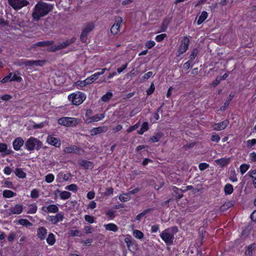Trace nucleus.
<instances>
[{
    "label": "nucleus",
    "instance_id": "31",
    "mask_svg": "<svg viewBox=\"0 0 256 256\" xmlns=\"http://www.w3.org/2000/svg\"><path fill=\"white\" fill-rule=\"evenodd\" d=\"M15 174L16 175L21 178H26V173L23 172V170L21 168H17L15 170Z\"/></svg>",
    "mask_w": 256,
    "mask_h": 256
},
{
    "label": "nucleus",
    "instance_id": "62",
    "mask_svg": "<svg viewBox=\"0 0 256 256\" xmlns=\"http://www.w3.org/2000/svg\"><path fill=\"white\" fill-rule=\"evenodd\" d=\"M88 32H91L94 28V26L92 24H88L84 28Z\"/></svg>",
    "mask_w": 256,
    "mask_h": 256
},
{
    "label": "nucleus",
    "instance_id": "41",
    "mask_svg": "<svg viewBox=\"0 0 256 256\" xmlns=\"http://www.w3.org/2000/svg\"><path fill=\"white\" fill-rule=\"evenodd\" d=\"M248 160L250 163L256 162V153L255 152H252L249 154Z\"/></svg>",
    "mask_w": 256,
    "mask_h": 256
},
{
    "label": "nucleus",
    "instance_id": "24",
    "mask_svg": "<svg viewBox=\"0 0 256 256\" xmlns=\"http://www.w3.org/2000/svg\"><path fill=\"white\" fill-rule=\"evenodd\" d=\"M46 242L50 246H52L56 242V238L54 234H49L46 238Z\"/></svg>",
    "mask_w": 256,
    "mask_h": 256
},
{
    "label": "nucleus",
    "instance_id": "40",
    "mask_svg": "<svg viewBox=\"0 0 256 256\" xmlns=\"http://www.w3.org/2000/svg\"><path fill=\"white\" fill-rule=\"evenodd\" d=\"M250 168V165L248 164H242L240 167V170L242 174H244Z\"/></svg>",
    "mask_w": 256,
    "mask_h": 256
},
{
    "label": "nucleus",
    "instance_id": "35",
    "mask_svg": "<svg viewBox=\"0 0 256 256\" xmlns=\"http://www.w3.org/2000/svg\"><path fill=\"white\" fill-rule=\"evenodd\" d=\"M51 44H52L51 42H50L49 41L40 42H36L35 44H34L33 46H34V48H36L37 46L45 47V46H48Z\"/></svg>",
    "mask_w": 256,
    "mask_h": 256
},
{
    "label": "nucleus",
    "instance_id": "53",
    "mask_svg": "<svg viewBox=\"0 0 256 256\" xmlns=\"http://www.w3.org/2000/svg\"><path fill=\"white\" fill-rule=\"evenodd\" d=\"M220 137L216 134H213L212 136V140L216 142H218L220 140Z\"/></svg>",
    "mask_w": 256,
    "mask_h": 256
},
{
    "label": "nucleus",
    "instance_id": "61",
    "mask_svg": "<svg viewBox=\"0 0 256 256\" xmlns=\"http://www.w3.org/2000/svg\"><path fill=\"white\" fill-rule=\"evenodd\" d=\"M196 54H197V50H194L190 56V60H194L196 58Z\"/></svg>",
    "mask_w": 256,
    "mask_h": 256
},
{
    "label": "nucleus",
    "instance_id": "5",
    "mask_svg": "<svg viewBox=\"0 0 256 256\" xmlns=\"http://www.w3.org/2000/svg\"><path fill=\"white\" fill-rule=\"evenodd\" d=\"M160 236L166 244H171L173 242L174 233L172 228H168L162 231Z\"/></svg>",
    "mask_w": 256,
    "mask_h": 256
},
{
    "label": "nucleus",
    "instance_id": "36",
    "mask_svg": "<svg viewBox=\"0 0 256 256\" xmlns=\"http://www.w3.org/2000/svg\"><path fill=\"white\" fill-rule=\"evenodd\" d=\"M80 165L86 169L92 168L93 167L92 164L91 162L86 160L82 161Z\"/></svg>",
    "mask_w": 256,
    "mask_h": 256
},
{
    "label": "nucleus",
    "instance_id": "12",
    "mask_svg": "<svg viewBox=\"0 0 256 256\" xmlns=\"http://www.w3.org/2000/svg\"><path fill=\"white\" fill-rule=\"evenodd\" d=\"M46 141L48 144L56 148H59L61 144L60 139L54 138L52 136H48L47 138Z\"/></svg>",
    "mask_w": 256,
    "mask_h": 256
},
{
    "label": "nucleus",
    "instance_id": "14",
    "mask_svg": "<svg viewBox=\"0 0 256 256\" xmlns=\"http://www.w3.org/2000/svg\"><path fill=\"white\" fill-rule=\"evenodd\" d=\"M229 124V121L226 120L222 122L215 124L213 126V128L216 130H224Z\"/></svg>",
    "mask_w": 256,
    "mask_h": 256
},
{
    "label": "nucleus",
    "instance_id": "15",
    "mask_svg": "<svg viewBox=\"0 0 256 256\" xmlns=\"http://www.w3.org/2000/svg\"><path fill=\"white\" fill-rule=\"evenodd\" d=\"M230 161V158L224 157L220 159L216 160L214 164L220 167H224L227 166Z\"/></svg>",
    "mask_w": 256,
    "mask_h": 256
},
{
    "label": "nucleus",
    "instance_id": "19",
    "mask_svg": "<svg viewBox=\"0 0 256 256\" xmlns=\"http://www.w3.org/2000/svg\"><path fill=\"white\" fill-rule=\"evenodd\" d=\"M65 153L80 154V150L76 146H69L64 148V150Z\"/></svg>",
    "mask_w": 256,
    "mask_h": 256
},
{
    "label": "nucleus",
    "instance_id": "63",
    "mask_svg": "<svg viewBox=\"0 0 256 256\" xmlns=\"http://www.w3.org/2000/svg\"><path fill=\"white\" fill-rule=\"evenodd\" d=\"M88 80H90V84L94 82L95 80H98V78L96 77V76L94 75V74H92L90 76L88 77Z\"/></svg>",
    "mask_w": 256,
    "mask_h": 256
},
{
    "label": "nucleus",
    "instance_id": "16",
    "mask_svg": "<svg viewBox=\"0 0 256 256\" xmlns=\"http://www.w3.org/2000/svg\"><path fill=\"white\" fill-rule=\"evenodd\" d=\"M8 210L10 212V214H19L22 212L23 206L22 204H16L14 206L10 208Z\"/></svg>",
    "mask_w": 256,
    "mask_h": 256
},
{
    "label": "nucleus",
    "instance_id": "43",
    "mask_svg": "<svg viewBox=\"0 0 256 256\" xmlns=\"http://www.w3.org/2000/svg\"><path fill=\"white\" fill-rule=\"evenodd\" d=\"M112 96V94L111 92H108L104 94L102 98V100L103 102H108Z\"/></svg>",
    "mask_w": 256,
    "mask_h": 256
},
{
    "label": "nucleus",
    "instance_id": "21",
    "mask_svg": "<svg viewBox=\"0 0 256 256\" xmlns=\"http://www.w3.org/2000/svg\"><path fill=\"white\" fill-rule=\"evenodd\" d=\"M45 208H46L48 212L50 213H56L58 211V207L55 204H50L46 208L43 207L42 210H44Z\"/></svg>",
    "mask_w": 256,
    "mask_h": 256
},
{
    "label": "nucleus",
    "instance_id": "13",
    "mask_svg": "<svg viewBox=\"0 0 256 256\" xmlns=\"http://www.w3.org/2000/svg\"><path fill=\"white\" fill-rule=\"evenodd\" d=\"M24 144V140L20 137H18L14 140L12 146L15 150H19Z\"/></svg>",
    "mask_w": 256,
    "mask_h": 256
},
{
    "label": "nucleus",
    "instance_id": "26",
    "mask_svg": "<svg viewBox=\"0 0 256 256\" xmlns=\"http://www.w3.org/2000/svg\"><path fill=\"white\" fill-rule=\"evenodd\" d=\"M38 210V207L35 204H30L28 206V214H35Z\"/></svg>",
    "mask_w": 256,
    "mask_h": 256
},
{
    "label": "nucleus",
    "instance_id": "29",
    "mask_svg": "<svg viewBox=\"0 0 256 256\" xmlns=\"http://www.w3.org/2000/svg\"><path fill=\"white\" fill-rule=\"evenodd\" d=\"M248 175L252 178L254 187L256 188V170L250 171Z\"/></svg>",
    "mask_w": 256,
    "mask_h": 256
},
{
    "label": "nucleus",
    "instance_id": "11",
    "mask_svg": "<svg viewBox=\"0 0 256 256\" xmlns=\"http://www.w3.org/2000/svg\"><path fill=\"white\" fill-rule=\"evenodd\" d=\"M64 216L61 213H58L55 216H50L46 218L47 220L52 224H56L62 220Z\"/></svg>",
    "mask_w": 256,
    "mask_h": 256
},
{
    "label": "nucleus",
    "instance_id": "37",
    "mask_svg": "<svg viewBox=\"0 0 256 256\" xmlns=\"http://www.w3.org/2000/svg\"><path fill=\"white\" fill-rule=\"evenodd\" d=\"M71 196L70 192L67 191H62L60 192V198L61 199L65 200L68 199Z\"/></svg>",
    "mask_w": 256,
    "mask_h": 256
},
{
    "label": "nucleus",
    "instance_id": "3",
    "mask_svg": "<svg viewBox=\"0 0 256 256\" xmlns=\"http://www.w3.org/2000/svg\"><path fill=\"white\" fill-rule=\"evenodd\" d=\"M86 96L84 94L76 92L68 95V100L73 104L78 106L86 100Z\"/></svg>",
    "mask_w": 256,
    "mask_h": 256
},
{
    "label": "nucleus",
    "instance_id": "47",
    "mask_svg": "<svg viewBox=\"0 0 256 256\" xmlns=\"http://www.w3.org/2000/svg\"><path fill=\"white\" fill-rule=\"evenodd\" d=\"M255 248H256L255 244H252L248 246L247 250L246 251V255L250 256L252 254V250L254 249Z\"/></svg>",
    "mask_w": 256,
    "mask_h": 256
},
{
    "label": "nucleus",
    "instance_id": "7",
    "mask_svg": "<svg viewBox=\"0 0 256 256\" xmlns=\"http://www.w3.org/2000/svg\"><path fill=\"white\" fill-rule=\"evenodd\" d=\"M190 44V39L187 36H184L180 41V44L178 51V56L184 53L188 50Z\"/></svg>",
    "mask_w": 256,
    "mask_h": 256
},
{
    "label": "nucleus",
    "instance_id": "56",
    "mask_svg": "<svg viewBox=\"0 0 256 256\" xmlns=\"http://www.w3.org/2000/svg\"><path fill=\"white\" fill-rule=\"evenodd\" d=\"M12 172V169L9 166H6L4 170V172L7 176H9Z\"/></svg>",
    "mask_w": 256,
    "mask_h": 256
},
{
    "label": "nucleus",
    "instance_id": "52",
    "mask_svg": "<svg viewBox=\"0 0 256 256\" xmlns=\"http://www.w3.org/2000/svg\"><path fill=\"white\" fill-rule=\"evenodd\" d=\"M208 167L209 164L205 162L200 163L199 164L198 166V168L200 170H204L206 168H208Z\"/></svg>",
    "mask_w": 256,
    "mask_h": 256
},
{
    "label": "nucleus",
    "instance_id": "44",
    "mask_svg": "<svg viewBox=\"0 0 256 256\" xmlns=\"http://www.w3.org/2000/svg\"><path fill=\"white\" fill-rule=\"evenodd\" d=\"M104 117V114H96L92 116V120H93L94 122H96L102 120Z\"/></svg>",
    "mask_w": 256,
    "mask_h": 256
},
{
    "label": "nucleus",
    "instance_id": "22",
    "mask_svg": "<svg viewBox=\"0 0 256 256\" xmlns=\"http://www.w3.org/2000/svg\"><path fill=\"white\" fill-rule=\"evenodd\" d=\"M104 226L108 230L116 232L118 230V226L114 224L110 223L108 224H104Z\"/></svg>",
    "mask_w": 256,
    "mask_h": 256
},
{
    "label": "nucleus",
    "instance_id": "6",
    "mask_svg": "<svg viewBox=\"0 0 256 256\" xmlns=\"http://www.w3.org/2000/svg\"><path fill=\"white\" fill-rule=\"evenodd\" d=\"M8 1L10 5L15 10H20L28 4L26 0H8Z\"/></svg>",
    "mask_w": 256,
    "mask_h": 256
},
{
    "label": "nucleus",
    "instance_id": "10",
    "mask_svg": "<svg viewBox=\"0 0 256 256\" xmlns=\"http://www.w3.org/2000/svg\"><path fill=\"white\" fill-rule=\"evenodd\" d=\"M122 22V19L120 17L116 18L115 22L111 28V32L114 34H117L120 30V26Z\"/></svg>",
    "mask_w": 256,
    "mask_h": 256
},
{
    "label": "nucleus",
    "instance_id": "46",
    "mask_svg": "<svg viewBox=\"0 0 256 256\" xmlns=\"http://www.w3.org/2000/svg\"><path fill=\"white\" fill-rule=\"evenodd\" d=\"M11 80H14L16 82H20L22 80V78L19 76V74L17 72H14L12 76L10 78Z\"/></svg>",
    "mask_w": 256,
    "mask_h": 256
},
{
    "label": "nucleus",
    "instance_id": "9",
    "mask_svg": "<svg viewBox=\"0 0 256 256\" xmlns=\"http://www.w3.org/2000/svg\"><path fill=\"white\" fill-rule=\"evenodd\" d=\"M72 178L70 173L59 172L56 176V181L58 183H62L64 182L69 180Z\"/></svg>",
    "mask_w": 256,
    "mask_h": 256
},
{
    "label": "nucleus",
    "instance_id": "32",
    "mask_svg": "<svg viewBox=\"0 0 256 256\" xmlns=\"http://www.w3.org/2000/svg\"><path fill=\"white\" fill-rule=\"evenodd\" d=\"M148 129V124L147 122H144L140 130L138 131L140 134H142L145 132L147 131Z\"/></svg>",
    "mask_w": 256,
    "mask_h": 256
},
{
    "label": "nucleus",
    "instance_id": "4",
    "mask_svg": "<svg viewBox=\"0 0 256 256\" xmlns=\"http://www.w3.org/2000/svg\"><path fill=\"white\" fill-rule=\"evenodd\" d=\"M80 120L71 117H64L58 120V122L60 124L66 126H74L80 123Z\"/></svg>",
    "mask_w": 256,
    "mask_h": 256
},
{
    "label": "nucleus",
    "instance_id": "38",
    "mask_svg": "<svg viewBox=\"0 0 256 256\" xmlns=\"http://www.w3.org/2000/svg\"><path fill=\"white\" fill-rule=\"evenodd\" d=\"M90 84V82L88 80V78L84 80H78L76 82L77 86L80 87L84 86Z\"/></svg>",
    "mask_w": 256,
    "mask_h": 256
},
{
    "label": "nucleus",
    "instance_id": "49",
    "mask_svg": "<svg viewBox=\"0 0 256 256\" xmlns=\"http://www.w3.org/2000/svg\"><path fill=\"white\" fill-rule=\"evenodd\" d=\"M30 196L31 198H38L39 196L38 191L36 188L32 190L30 192Z\"/></svg>",
    "mask_w": 256,
    "mask_h": 256
},
{
    "label": "nucleus",
    "instance_id": "20",
    "mask_svg": "<svg viewBox=\"0 0 256 256\" xmlns=\"http://www.w3.org/2000/svg\"><path fill=\"white\" fill-rule=\"evenodd\" d=\"M0 152L2 153L3 156L9 154L10 150L8 149V146L4 143H0Z\"/></svg>",
    "mask_w": 256,
    "mask_h": 256
},
{
    "label": "nucleus",
    "instance_id": "55",
    "mask_svg": "<svg viewBox=\"0 0 256 256\" xmlns=\"http://www.w3.org/2000/svg\"><path fill=\"white\" fill-rule=\"evenodd\" d=\"M156 44V43L153 40H150V41H148L146 43V46L148 48H152L153 46H154Z\"/></svg>",
    "mask_w": 256,
    "mask_h": 256
},
{
    "label": "nucleus",
    "instance_id": "57",
    "mask_svg": "<svg viewBox=\"0 0 256 256\" xmlns=\"http://www.w3.org/2000/svg\"><path fill=\"white\" fill-rule=\"evenodd\" d=\"M155 87L154 83H152L150 88L149 89L147 90V94L150 95L152 94L154 90Z\"/></svg>",
    "mask_w": 256,
    "mask_h": 256
},
{
    "label": "nucleus",
    "instance_id": "1",
    "mask_svg": "<svg viewBox=\"0 0 256 256\" xmlns=\"http://www.w3.org/2000/svg\"><path fill=\"white\" fill-rule=\"evenodd\" d=\"M52 6L44 2H39L36 4L32 14L33 18L38 20L48 14L52 9Z\"/></svg>",
    "mask_w": 256,
    "mask_h": 256
},
{
    "label": "nucleus",
    "instance_id": "58",
    "mask_svg": "<svg viewBox=\"0 0 256 256\" xmlns=\"http://www.w3.org/2000/svg\"><path fill=\"white\" fill-rule=\"evenodd\" d=\"M12 76V73L10 74L8 76L4 77L2 80V82L5 83L8 82V80L10 81V78Z\"/></svg>",
    "mask_w": 256,
    "mask_h": 256
},
{
    "label": "nucleus",
    "instance_id": "18",
    "mask_svg": "<svg viewBox=\"0 0 256 256\" xmlns=\"http://www.w3.org/2000/svg\"><path fill=\"white\" fill-rule=\"evenodd\" d=\"M108 128L106 126H100L92 128L90 131V134L92 136H95L97 134L104 132H106Z\"/></svg>",
    "mask_w": 256,
    "mask_h": 256
},
{
    "label": "nucleus",
    "instance_id": "34",
    "mask_svg": "<svg viewBox=\"0 0 256 256\" xmlns=\"http://www.w3.org/2000/svg\"><path fill=\"white\" fill-rule=\"evenodd\" d=\"M18 224L26 226V227H30L32 226V224L26 219H20L18 221Z\"/></svg>",
    "mask_w": 256,
    "mask_h": 256
},
{
    "label": "nucleus",
    "instance_id": "48",
    "mask_svg": "<svg viewBox=\"0 0 256 256\" xmlns=\"http://www.w3.org/2000/svg\"><path fill=\"white\" fill-rule=\"evenodd\" d=\"M65 188L72 192H76L78 190V186L75 184H71L66 186Z\"/></svg>",
    "mask_w": 256,
    "mask_h": 256
},
{
    "label": "nucleus",
    "instance_id": "33",
    "mask_svg": "<svg viewBox=\"0 0 256 256\" xmlns=\"http://www.w3.org/2000/svg\"><path fill=\"white\" fill-rule=\"evenodd\" d=\"M124 242L126 244V246L129 250H130V248L131 246H132L134 244V242H132V238L130 236L127 235L126 238H124Z\"/></svg>",
    "mask_w": 256,
    "mask_h": 256
},
{
    "label": "nucleus",
    "instance_id": "39",
    "mask_svg": "<svg viewBox=\"0 0 256 256\" xmlns=\"http://www.w3.org/2000/svg\"><path fill=\"white\" fill-rule=\"evenodd\" d=\"M246 145L248 148H252L256 146V138L248 140L246 142Z\"/></svg>",
    "mask_w": 256,
    "mask_h": 256
},
{
    "label": "nucleus",
    "instance_id": "30",
    "mask_svg": "<svg viewBox=\"0 0 256 256\" xmlns=\"http://www.w3.org/2000/svg\"><path fill=\"white\" fill-rule=\"evenodd\" d=\"M131 198L130 194L124 193L119 196V200L122 202L128 201Z\"/></svg>",
    "mask_w": 256,
    "mask_h": 256
},
{
    "label": "nucleus",
    "instance_id": "27",
    "mask_svg": "<svg viewBox=\"0 0 256 256\" xmlns=\"http://www.w3.org/2000/svg\"><path fill=\"white\" fill-rule=\"evenodd\" d=\"M2 196L5 198H11L16 196V194L10 190H6L3 191Z\"/></svg>",
    "mask_w": 256,
    "mask_h": 256
},
{
    "label": "nucleus",
    "instance_id": "60",
    "mask_svg": "<svg viewBox=\"0 0 256 256\" xmlns=\"http://www.w3.org/2000/svg\"><path fill=\"white\" fill-rule=\"evenodd\" d=\"M96 204L94 201H91L88 206V208L94 209L96 208Z\"/></svg>",
    "mask_w": 256,
    "mask_h": 256
},
{
    "label": "nucleus",
    "instance_id": "25",
    "mask_svg": "<svg viewBox=\"0 0 256 256\" xmlns=\"http://www.w3.org/2000/svg\"><path fill=\"white\" fill-rule=\"evenodd\" d=\"M133 236L138 240H141L144 236V234L140 230H135L132 232Z\"/></svg>",
    "mask_w": 256,
    "mask_h": 256
},
{
    "label": "nucleus",
    "instance_id": "28",
    "mask_svg": "<svg viewBox=\"0 0 256 256\" xmlns=\"http://www.w3.org/2000/svg\"><path fill=\"white\" fill-rule=\"evenodd\" d=\"M208 14L206 12L203 11L198 18L197 23L198 24H200L208 17Z\"/></svg>",
    "mask_w": 256,
    "mask_h": 256
},
{
    "label": "nucleus",
    "instance_id": "54",
    "mask_svg": "<svg viewBox=\"0 0 256 256\" xmlns=\"http://www.w3.org/2000/svg\"><path fill=\"white\" fill-rule=\"evenodd\" d=\"M84 219L86 222L90 224H92L94 222V218L91 216L86 215L84 216Z\"/></svg>",
    "mask_w": 256,
    "mask_h": 256
},
{
    "label": "nucleus",
    "instance_id": "8",
    "mask_svg": "<svg viewBox=\"0 0 256 256\" xmlns=\"http://www.w3.org/2000/svg\"><path fill=\"white\" fill-rule=\"evenodd\" d=\"M46 62L44 60H30L24 62L25 66L27 70H32L34 66H43L45 64Z\"/></svg>",
    "mask_w": 256,
    "mask_h": 256
},
{
    "label": "nucleus",
    "instance_id": "23",
    "mask_svg": "<svg viewBox=\"0 0 256 256\" xmlns=\"http://www.w3.org/2000/svg\"><path fill=\"white\" fill-rule=\"evenodd\" d=\"M224 191L226 194H230L234 191V188L232 184H227L224 187Z\"/></svg>",
    "mask_w": 256,
    "mask_h": 256
},
{
    "label": "nucleus",
    "instance_id": "59",
    "mask_svg": "<svg viewBox=\"0 0 256 256\" xmlns=\"http://www.w3.org/2000/svg\"><path fill=\"white\" fill-rule=\"evenodd\" d=\"M4 184L6 185V186L9 188H14V185L11 182L8 180H5Z\"/></svg>",
    "mask_w": 256,
    "mask_h": 256
},
{
    "label": "nucleus",
    "instance_id": "51",
    "mask_svg": "<svg viewBox=\"0 0 256 256\" xmlns=\"http://www.w3.org/2000/svg\"><path fill=\"white\" fill-rule=\"evenodd\" d=\"M166 34H159V35H158L157 36H156L155 39L157 42H160L162 41L165 38H166Z\"/></svg>",
    "mask_w": 256,
    "mask_h": 256
},
{
    "label": "nucleus",
    "instance_id": "64",
    "mask_svg": "<svg viewBox=\"0 0 256 256\" xmlns=\"http://www.w3.org/2000/svg\"><path fill=\"white\" fill-rule=\"evenodd\" d=\"M95 194L94 192L90 191L87 194V198L89 200H92L94 198Z\"/></svg>",
    "mask_w": 256,
    "mask_h": 256
},
{
    "label": "nucleus",
    "instance_id": "45",
    "mask_svg": "<svg viewBox=\"0 0 256 256\" xmlns=\"http://www.w3.org/2000/svg\"><path fill=\"white\" fill-rule=\"evenodd\" d=\"M230 180L232 182H236L238 181V178L235 174V170H232L230 171Z\"/></svg>",
    "mask_w": 256,
    "mask_h": 256
},
{
    "label": "nucleus",
    "instance_id": "17",
    "mask_svg": "<svg viewBox=\"0 0 256 256\" xmlns=\"http://www.w3.org/2000/svg\"><path fill=\"white\" fill-rule=\"evenodd\" d=\"M47 234V230L44 227L39 228L37 230V236L40 240H44L46 238Z\"/></svg>",
    "mask_w": 256,
    "mask_h": 256
},
{
    "label": "nucleus",
    "instance_id": "50",
    "mask_svg": "<svg viewBox=\"0 0 256 256\" xmlns=\"http://www.w3.org/2000/svg\"><path fill=\"white\" fill-rule=\"evenodd\" d=\"M140 125V124L138 122L136 123V124H135L134 125L130 126L127 130H126L127 132H128V133L132 132V131H134L135 130L137 129L139 127Z\"/></svg>",
    "mask_w": 256,
    "mask_h": 256
},
{
    "label": "nucleus",
    "instance_id": "42",
    "mask_svg": "<svg viewBox=\"0 0 256 256\" xmlns=\"http://www.w3.org/2000/svg\"><path fill=\"white\" fill-rule=\"evenodd\" d=\"M54 180V176L52 174H48L45 176V180L48 183L52 182Z\"/></svg>",
    "mask_w": 256,
    "mask_h": 256
},
{
    "label": "nucleus",
    "instance_id": "2",
    "mask_svg": "<svg viewBox=\"0 0 256 256\" xmlns=\"http://www.w3.org/2000/svg\"><path fill=\"white\" fill-rule=\"evenodd\" d=\"M42 146V142L32 136L28 138L24 144L25 148L29 152H32L34 150H38L41 148Z\"/></svg>",
    "mask_w": 256,
    "mask_h": 256
}]
</instances>
